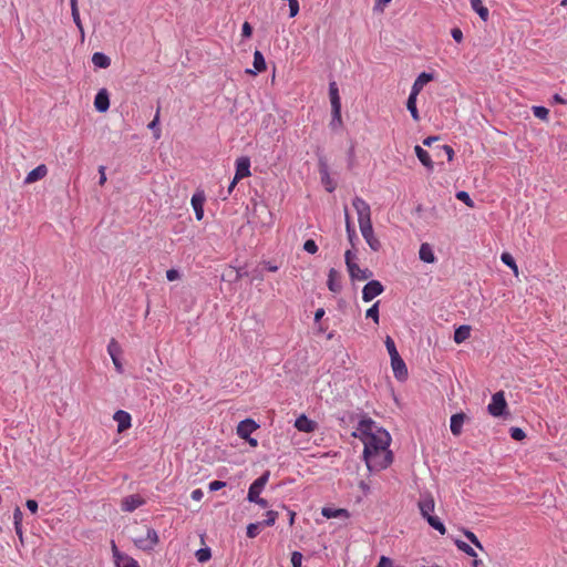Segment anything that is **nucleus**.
<instances>
[{"label": "nucleus", "instance_id": "1", "mask_svg": "<svg viewBox=\"0 0 567 567\" xmlns=\"http://www.w3.org/2000/svg\"><path fill=\"white\" fill-rule=\"evenodd\" d=\"M390 444L391 435L385 429L378 430L374 436L363 442V460L369 472H381L392 464Z\"/></svg>", "mask_w": 567, "mask_h": 567}, {"label": "nucleus", "instance_id": "2", "mask_svg": "<svg viewBox=\"0 0 567 567\" xmlns=\"http://www.w3.org/2000/svg\"><path fill=\"white\" fill-rule=\"evenodd\" d=\"M352 206L358 215V223L362 237L373 251H378L381 248V243L374 236L370 205L363 198L355 196L352 199Z\"/></svg>", "mask_w": 567, "mask_h": 567}, {"label": "nucleus", "instance_id": "3", "mask_svg": "<svg viewBox=\"0 0 567 567\" xmlns=\"http://www.w3.org/2000/svg\"><path fill=\"white\" fill-rule=\"evenodd\" d=\"M381 427L377 425V423L369 416H363L357 426V430L352 433V436L360 439L363 443L370 439V436H374L377 431Z\"/></svg>", "mask_w": 567, "mask_h": 567}, {"label": "nucleus", "instance_id": "4", "mask_svg": "<svg viewBox=\"0 0 567 567\" xmlns=\"http://www.w3.org/2000/svg\"><path fill=\"white\" fill-rule=\"evenodd\" d=\"M158 542H159L158 534L152 527L147 528L145 536L136 537L133 539L134 545L138 549H141L143 551H147V553L152 551L155 548V546L158 544Z\"/></svg>", "mask_w": 567, "mask_h": 567}, {"label": "nucleus", "instance_id": "5", "mask_svg": "<svg viewBox=\"0 0 567 567\" xmlns=\"http://www.w3.org/2000/svg\"><path fill=\"white\" fill-rule=\"evenodd\" d=\"M507 403L503 391L496 392L492 395V400L487 405V411L492 416H502L506 413Z\"/></svg>", "mask_w": 567, "mask_h": 567}, {"label": "nucleus", "instance_id": "6", "mask_svg": "<svg viewBox=\"0 0 567 567\" xmlns=\"http://www.w3.org/2000/svg\"><path fill=\"white\" fill-rule=\"evenodd\" d=\"M384 291V286L379 280H369L362 289V300L370 302Z\"/></svg>", "mask_w": 567, "mask_h": 567}, {"label": "nucleus", "instance_id": "7", "mask_svg": "<svg viewBox=\"0 0 567 567\" xmlns=\"http://www.w3.org/2000/svg\"><path fill=\"white\" fill-rule=\"evenodd\" d=\"M112 553L115 567H140L137 560L120 551L114 542H112Z\"/></svg>", "mask_w": 567, "mask_h": 567}, {"label": "nucleus", "instance_id": "8", "mask_svg": "<svg viewBox=\"0 0 567 567\" xmlns=\"http://www.w3.org/2000/svg\"><path fill=\"white\" fill-rule=\"evenodd\" d=\"M417 507L423 518L432 515L435 508V501L433 495L430 492L421 493Z\"/></svg>", "mask_w": 567, "mask_h": 567}, {"label": "nucleus", "instance_id": "9", "mask_svg": "<svg viewBox=\"0 0 567 567\" xmlns=\"http://www.w3.org/2000/svg\"><path fill=\"white\" fill-rule=\"evenodd\" d=\"M145 503H146L145 499L141 495L132 494V495L125 496L122 499L121 509L126 513H132L135 509H137L138 507L143 506Z\"/></svg>", "mask_w": 567, "mask_h": 567}, {"label": "nucleus", "instance_id": "10", "mask_svg": "<svg viewBox=\"0 0 567 567\" xmlns=\"http://www.w3.org/2000/svg\"><path fill=\"white\" fill-rule=\"evenodd\" d=\"M257 429H259V424L255 420L248 417L238 423L237 435L243 440L248 439V436H251V433Z\"/></svg>", "mask_w": 567, "mask_h": 567}, {"label": "nucleus", "instance_id": "11", "mask_svg": "<svg viewBox=\"0 0 567 567\" xmlns=\"http://www.w3.org/2000/svg\"><path fill=\"white\" fill-rule=\"evenodd\" d=\"M107 353H109V355L112 359V362H113V364L115 367V370L118 373H123L124 369H123L122 361L120 359L121 347L118 346V343L116 342L115 339H111V341L109 342V344H107Z\"/></svg>", "mask_w": 567, "mask_h": 567}, {"label": "nucleus", "instance_id": "12", "mask_svg": "<svg viewBox=\"0 0 567 567\" xmlns=\"http://www.w3.org/2000/svg\"><path fill=\"white\" fill-rule=\"evenodd\" d=\"M251 175L250 172V159L247 156H241L236 159V172H235V182H239L240 179L248 177Z\"/></svg>", "mask_w": 567, "mask_h": 567}, {"label": "nucleus", "instance_id": "13", "mask_svg": "<svg viewBox=\"0 0 567 567\" xmlns=\"http://www.w3.org/2000/svg\"><path fill=\"white\" fill-rule=\"evenodd\" d=\"M205 194L203 190H198L193 194L190 204L195 213V217L198 221L204 218V204H205Z\"/></svg>", "mask_w": 567, "mask_h": 567}, {"label": "nucleus", "instance_id": "14", "mask_svg": "<svg viewBox=\"0 0 567 567\" xmlns=\"http://www.w3.org/2000/svg\"><path fill=\"white\" fill-rule=\"evenodd\" d=\"M391 367H392L394 377L399 381H404L408 379V374H409L408 368H406L404 360L400 355L393 357L391 359Z\"/></svg>", "mask_w": 567, "mask_h": 567}, {"label": "nucleus", "instance_id": "15", "mask_svg": "<svg viewBox=\"0 0 567 567\" xmlns=\"http://www.w3.org/2000/svg\"><path fill=\"white\" fill-rule=\"evenodd\" d=\"M318 424L316 421L309 419L306 414H301L295 421V427L299 432L312 433L316 431Z\"/></svg>", "mask_w": 567, "mask_h": 567}, {"label": "nucleus", "instance_id": "16", "mask_svg": "<svg viewBox=\"0 0 567 567\" xmlns=\"http://www.w3.org/2000/svg\"><path fill=\"white\" fill-rule=\"evenodd\" d=\"M94 107L97 112L104 113L110 109V96L106 89H101L94 97Z\"/></svg>", "mask_w": 567, "mask_h": 567}, {"label": "nucleus", "instance_id": "17", "mask_svg": "<svg viewBox=\"0 0 567 567\" xmlns=\"http://www.w3.org/2000/svg\"><path fill=\"white\" fill-rule=\"evenodd\" d=\"M113 419L117 423L118 432H124L132 426L131 414L124 410H117L114 413Z\"/></svg>", "mask_w": 567, "mask_h": 567}, {"label": "nucleus", "instance_id": "18", "mask_svg": "<svg viewBox=\"0 0 567 567\" xmlns=\"http://www.w3.org/2000/svg\"><path fill=\"white\" fill-rule=\"evenodd\" d=\"M327 286L328 289L333 293H338L342 289L340 274L334 268L329 269Z\"/></svg>", "mask_w": 567, "mask_h": 567}, {"label": "nucleus", "instance_id": "19", "mask_svg": "<svg viewBox=\"0 0 567 567\" xmlns=\"http://www.w3.org/2000/svg\"><path fill=\"white\" fill-rule=\"evenodd\" d=\"M347 269L352 280H367L372 277V271L370 269H361L358 264L349 265Z\"/></svg>", "mask_w": 567, "mask_h": 567}, {"label": "nucleus", "instance_id": "20", "mask_svg": "<svg viewBox=\"0 0 567 567\" xmlns=\"http://www.w3.org/2000/svg\"><path fill=\"white\" fill-rule=\"evenodd\" d=\"M434 79L433 73L422 72L417 75L414 83L412 84L411 92H414L419 95V93L422 91L424 85H426L429 82H431Z\"/></svg>", "mask_w": 567, "mask_h": 567}, {"label": "nucleus", "instance_id": "21", "mask_svg": "<svg viewBox=\"0 0 567 567\" xmlns=\"http://www.w3.org/2000/svg\"><path fill=\"white\" fill-rule=\"evenodd\" d=\"M70 4H71V16H72L73 22H74V24L76 25V28H78V30L80 32L81 42H84L85 33H84V28H83V24H82V21H81V18H80V12H79V8H78V1L76 0H70Z\"/></svg>", "mask_w": 567, "mask_h": 567}, {"label": "nucleus", "instance_id": "22", "mask_svg": "<svg viewBox=\"0 0 567 567\" xmlns=\"http://www.w3.org/2000/svg\"><path fill=\"white\" fill-rule=\"evenodd\" d=\"M414 152H415V155L417 157V159L422 163V165L427 169V171H433L434 168V164L431 159V156L430 154L427 153V151H425L423 147H421L420 145H415L414 146Z\"/></svg>", "mask_w": 567, "mask_h": 567}, {"label": "nucleus", "instance_id": "23", "mask_svg": "<svg viewBox=\"0 0 567 567\" xmlns=\"http://www.w3.org/2000/svg\"><path fill=\"white\" fill-rule=\"evenodd\" d=\"M419 257L422 261H424L426 264H433L436 261V257L433 251V248L427 243L421 244L420 250H419Z\"/></svg>", "mask_w": 567, "mask_h": 567}, {"label": "nucleus", "instance_id": "24", "mask_svg": "<svg viewBox=\"0 0 567 567\" xmlns=\"http://www.w3.org/2000/svg\"><path fill=\"white\" fill-rule=\"evenodd\" d=\"M48 174V168L44 164L38 165L35 168L30 171L24 179V183L30 184L39 179H42Z\"/></svg>", "mask_w": 567, "mask_h": 567}, {"label": "nucleus", "instance_id": "25", "mask_svg": "<svg viewBox=\"0 0 567 567\" xmlns=\"http://www.w3.org/2000/svg\"><path fill=\"white\" fill-rule=\"evenodd\" d=\"M321 515L326 518H349L350 513L346 508H332V507H323L321 509Z\"/></svg>", "mask_w": 567, "mask_h": 567}, {"label": "nucleus", "instance_id": "26", "mask_svg": "<svg viewBox=\"0 0 567 567\" xmlns=\"http://www.w3.org/2000/svg\"><path fill=\"white\" fill-rule=\"evenodd\" d=\"M252 64H254L255 70H249V69L247 70V72L251 73V74L260 73V72L265 71L267 68L265 56L259 50H256L254 52V63Z\"/></svg>", "mask_w": 567, "mask_h": 567}, {"label": "nucleus", "instance_id": "27", "mask_svg": "<svg viewBox=\"0 0 567 567\" xmlns=\"http://www.w3.org/2000/svg\"><path fill=\"white\" fill-rule=\"evenodd\" d=\"M471 326L468 324H462L457 327L453 336L454 342L460 344L466 341L471 337Z\"/></svg>", "mask_w": 567, "mask_h": 567}, {"label": "nucleus", "instance_id": "28", "mask_svg": "<svg viewBox=\"0 0 567 567\" xmlns=\"http://www.w3.org/2000/svg\"><path fill=\"white\" fill-rule=\"evenodd\" d=\"M465 415L463 413H456L451 416L450 430L452 434L460 435L462 432Z\"/></svg>", "mask_w": 567, "mask_h": 567}, {"label": "nucleus", "instance_id": "29", "mask_svg": "<svg viewBox=\"0 0 567 567\" xmlns=\"http://www.w3.org/2000/svg\"><path fill=\"white\" fill-rule=\"evenodd\" d=\"M329 97L331 103V109L341 107V99L339 95V89L334 81L329 83Z\"/></svg>", "mask_w": 567, "mask_h": 567}, {"label": "nucleus", "instance_id": "30", "mask_svg": "<svg viewBox=\"0 0 567 567\" xmlns=\"http://www.w3.org/2000/svg\"><path fill=\"white\" fill-rule=\"evenodd\" d=\"M92 63L95 68L106 69L111 65V59L103 52H95L92 55Z\"/></svg>", "mask_w": 567, "mask_h": 567}, {"label": "nucleus", "instance_id": "31", "mask_svg": "<svg viewBox=\"0 0 567 567\" xmlns=\"http://www.w3.org/2000/svg\"><path fill=\"white\" fill-rule=\"evenodd\" d=\"M416 99H417V94H415L414 92H410L408 101H406V109L409 110L412 118L415 122H419L420 121V114H419V111H417V107H416Z\"/></svg>", "mask_w": 567, "mask_h": 567}, {"label": "nucleus", "instance_id": "32", "mask_svg": "<svg viewBox=\"0 0 567 567\" xmlns=\"http://www.w3.org/2000/svg\"><path fill=\"white\" fill-rule=\"evenodd\" d=\"M470 2H471V8L473 9V11H475L484 22H486L489 17V11L483 4V1L482 0H471Z\"/></svg>", "mask_w": 567, "mask_h": 567}, {"label": "nucleus", "instance_id": "33", "mask_svg": "<svg viewBox=\"0 0 567 567\" xmlns=\"http://www.w3.org/2000/svg\"><path fill=\"white\" fill-rule=\"evenodd\" d=\"M427 524L435 530H437L441 535H444L446 533V527L444 523L435 515H430L424 518Z\"/></svg>", "mask_w": 567, "mask_h": 567}, {"label": "nucleus", "instance_id": "34", "mask_svg": "<svg viewBox=\"0 0 567 567\" xmlns=\"http://www.w3.org/2000/svg\"><path fill=\"white\" fill-rule=\"evenodd\" d=\"M147 127L153 132L155 140L161 137L162 131L159 127V107L157 109L153 121L148 123Z\"/></svg>", "mask_w": 567, "mask_h": 567}, {"label": "nucleus", "instance_id": "35", "mask_svg": "<svg viewBox=\"0 0 567 567\" xmlns=\"http://www.w3.org/2000/svg\"><path fill=\"white\" fill-rule=\"evenodd\" d=\"M346 231H347V236H348V239H349L351 246L354 247L355 241H358V236H357L354 226L350 221L348 215H347V218H346Z\"/></svg>", "mask_w": 567, "mask_h": 567}, {"label": "nucleus", "instance_id": "36", "mask_svg": "<svg viewBox=\"0 0 567 567\" xmlns=\"http://www.w3.org/2000/svg\"><path fill=\"white\" fill-rule=\"evenodd\" d=\"M501 260L504 265H506L508 268H511L515 275H517L518 268H517L516 261L509 252H503L501 255Z\"/></svg>", "mask_w": 567, "mask_h": 567}, {"label": "nucleus", "instance_id": "37", "mask_svg": "<svg viewBox=\"0 0 567 567\" xmlns=\"http://www.w3.org/2000/svg\"><path fill=\"white\" fill-rule=\"evenodd\" d=\"M454 544L455 546L457 547V549H460L461 551L465 553L466 555L471 556V557H476L477 554L476 551L474 550L473 547H471L467 543H465L464 540H461V539H455L454 540Z\"/></svg>", "mask_w": 567, "mask_h": 567}, {"label": "nucleus", "instance_id": "38", "mask_svg": "<svg viewBox=\"0 0 567 567\" xmlns=\"http://www.w3.org/2000/svg\"><path fill=\"white\" fill-rule=\"evenodd\" d=\"M533 114L535 117L547 121L549 115V110L543 105H534L532 107Z\"/></svg>", "mask_w": 567, "mask_h": 567}, {"label": "nucleus", "instance_id": "39", "mask_svg": "<svg viewBox=\"0 0 567 567\" xmlns=\"http://www.w3.org/2000/svg\"><path fill=\"white\" fill-rule=\"evenodd\" d=\"M195 557L199 563H206L212 558V549L209 547L199 548L196 550Z\"/></svg>", "mask_w": 567, "mask_h": 567}, {"label": "nucleus", "instance_id": "40", "mask_svg": "<svg viewBox=\"0 0 567 567\" xmlns=\"http://www.w3.org/2000/svg\"><path fill=\"white\" fill-rule=\"evenodd\" d=\"M341 125H342L341 107H338V110L337 109H331L330 126L332 128H334V127H339Z\"/></svg>", "mask_w": 567, "mask_h": 567}, {"label": "nucleus", "instance_id": "41", "mask_svg": "<svg viewBox=\"0 0 567 567\" xmlns=\"http://www.w3.org/2000/svg\"><path fill=\"white\" fill-rule=\"evenodd\" d=\"M262 491L264 488H261L260 486L252 482L248 488L247 501H256V498L260 496Z\"/></svg>", "mask_w": 567, "mask_h": 567}, {"label": "nucleus", "instance_id": "42", "mask_svg": "<svg viewBox=\"0 0 567 567\" xmlns=\"http://www.w3.org/2000/svg\"><path fill=\"white\" fill-rule=\"evenodd\" d=\"M261 526H262V523H260V522L250 523L246 529L247 537H249V538L257 537L260 533Z\"/></svg>", "mask_w": 567, "mask_h": 567}, {"label": "nucleus", "instance_id": "43", "mask_svg": "<svg viewBox=\"0 0 567 567\" xmlns=\"http://www.w3.org/2000/svg\"><path fill=\"white\" fill-rule=\"evenodd\" d=\"M379 303L380 301H377L365 311V317L372 319L377 324H379Z\"/></svg>", "mask_w": 567, "mask_h": 567}, {"label": "nucleus", "instance_id": "44", "mask_svg": "<svg viewBox=\"0 0 567 567\" xmlns=\"http://www.w3.org/2000/svg\"><path fill=\"white\" fill-rule=\"evenodd\" d=\"M455 197L463 202L467 207L473 208L475 206L473 199L471 198L470 194L465 190H458L455 195Z\"/></svg>", "mask_w": 567, "mask_h": 567}, {"label": "nucleus", "instance_id": "45", "mask_svg": "<svg viewBox=\"0 0 567 567\" xmlns=\"http://www.w3.org/2000/svg\"><path fill=\"white\" fill-rule=\"evenodd\" d=\"M321 179L326 186L327 192L332 193L336 189V185L330 181L327 168L321 171Z\"/></svg>", "mask_w": 567, "mask_h": 567}, {"label": "nucleus", "instance_id": "46", "mask_svg": "<svg viewBox=\"0 0 567 567\" xmlns=\"http://www.w3.org/2000/svg\"><path fill=\"white\" fill-rule=\"evenodd\" d=\"M464 536L476 547L478 548L480 550H484V547L482 545V543L480 542V539L477 538V536L468 530V529H464Z\"/></svg>", "mask_w": 567, "mask_h": 567}, {"label": "nucleus", "instance_id": "47", "mask_svg": "<svg viewBox=\"0 0 567 567\" xmlns=\"http://www.w3.org/2000/svg\"><path fill=\"white\" fill-rule=\"evenodd\" d=\"M385 348H386V350L389 352L390 359H392L393 357H399L400 355L398 350H396V346H395L393 339L390 336H388L386 339H385Z\"/></svg>", "mask_w": 567, "mask_h": 567}, {"label": "nucleus", "instance_id": "48", "mask_svg": "<svg viewBox=\"0 0 567 567\" xmlns=\"http://www.w3.org/2000/svg\"><path fill=\"white\" fill-rule=\"evenodd\" d=\"M511 437L515 441H522L526 437V433L523 429L513 426L509 429Z\"/></svg>", "mask_w": 567, "mask_h": 567}, {"label": "nucleus", "instance_id": "49", "mask_svg": "<svg viewBox=\"0 0 567 567\" xmlns=\"http://www.w3.org/2000/svg\"><path fill=\"white\" fill-rule=\"evenodd\" d=\"M278 517V513L275 511H268L266 513V519L262 523V526H274L276 523V519Z\"/></svg>", "mask_w": 567, "mask_h": 567}, {"label": "nucleus", "instance_id": "50", "mask_svg": "<svg viewBox=\"0 0 567 567\" xmlns=\"http://www.w3.org/2000/svg\"><path fill=\"white\" fill-rule=\"evenodd\" d=\"M303 249L308 254L313 255L318 251V245L316 244V241L313 239H307L303 244Z\"/></svg>", "mask_w": 567, "mask_h": 567}, {"label": "nucleus", "instance_id": "51", "mask_svg": "<svg viewBox=\"0 0 567 567\" xmlns=\"http://www.w3.org/2000/svg\"><path fill=\"white\" fill-rule=\"evenodd\" d=\"M288 4H289V17L295 18L299 13V10H300L299 2H298V0H289Z\"/></svg>", "mask_w": 567, "mask_h": 567}, {"label": "nucleus", "instance_id": "52", "mask_svg": "<svg viewBox=\"0 0 567 567\" xmlns=\"http://www.w3.org/2000/svg\"><path fill=\"white\" fill-rule=\"evenodd\" d=\"M437 150L442 151L445 153L446 157H447V161L449 162H452L453 158H454V155H455V152L454 150L452 148V146L447 145V144H444V145H441V146H437Z\"/></svg>", "mask_w": 567, "mask_h": 567}, {"label": "nucleus", "instance_id": "53", "mask_svg": "<svg viewBox=\"0 0 567 567\" xmlns=\"http://www.w3.org/2000/svg\"><path fill=\"white\" fill-rule=\"evenodd\" d=\"M290 561H291V567H301L302 554L297 550L292 551Z\"/></svg>", "mask_w": 567, "mask_h": 567}, {"label": "nucleus", "instance_id": "54", "mask_svg": "<svg viewBox=\"0 0 567 567\" xmlns=\"http://www.w3.org/2000/svg\"><path fill=\"white\" fill-rule=\"evenodd\" d=\"M226 484L227 483L224 481H212L208 484V489H209V492H217V491L221 489L223 487H225Z\"/></svg>", "mask_w": 567, "mask_h": 567}, {"label": "nucleus", "instance_id": "55", "mask_svg": "<svg viewBox=\"0 0 567 567\" xmlns=\"http://www.w3.org/2000/svg\"><path fill=\"white\" fill-rule=\"evenodd\" d=\"M392 0H375V3L373 6L374 12H383L384 8L391 2Z\"/></svg>", "mask_w": 567, "mask_h": 567}, {"label": "nucleus", "instance_id": "56", "mask_svg": "<svg viewBox=\"0 0 567 567\" xmlns=\"http://www.w3.org/2000/svg\"><path fill=\"white\" fill-rule=\"evenodd\" d=\"M270 473L267 471L262 475H260L257 480L254 481L255 484L260 486L261 488H265V485L267 484L269 480Z\"/></svg>", "mask_w": 567, "mask_h": 567}, {"label": "nucleus", "instance_id": "57", "mask_svg": "<svg viewBox=\"0 0 567 567\" xmlns=\"http://www.w3.org/2000/svg\"><path fill=\"white\" fill-rule=\"evenodd\" d=\"M23 513L20 507H16L13 511V525L22 524Z\"/></svg>", "mask_w": 567, "mask_h": 567}, {"label": "nucleus", "instance_id": "58", "mask_svg": "<svg viewBox=\"0 0 567 567\" xmlns=\"http://www.w3.org/2000/svg\"><path fill=\"white\" fill-rule=\"evenodd\" d=\"M451 35L453 40L457 43H461L463 41V32L460 28H453L451 30Z\"/></svg>", "mask_w": 567, "mask_h": 567}, {"label": "nucleus", "instance_id": "59", "mask_svg": "<svg viewBox=\"0 0 567 567\" xmlns=\"http://www.w3.org/2000/svg\"><path fill=\"white\" fill-rule=\"evenodd\" d=\"M357 258V255L355 252H353L352 250H347L346 254H344V260H346V266L347 268L349 267V265H353L355 264L354 262V259Z\"/></svg>", "mask_w": 567, "mask_h": 567}, {"label": "nucleus", "instance_id": "60", "mask_svg": "<svg viewBox=\"0 0 567 567\" xmlns=\"http://www.w3.org/2000/svg\"><path fill=\"white\" fill-rule=\"evenodd\" d=\"M375 567H393V560L386 556H381Z\"/></svg>", "mask_w": 567, "mask_h": 567}, {"label": "nucleus", "instance_id": "61", "mask_svg": "<svg viewBox=\"0 0 567 567\" xmlns=\"http://www.w3.org/2000/svg\"><path fill=\"white\" fill-rule=\"evenodd\" d=\"M179 277H181V275L177 269H168L166 271V278L168 281H175V280L179 279Z\"/></svg>", "mask_w": 567, "mask_h": 567}, {"label": "nucleus", "instance_id": "62", "mask_svg": "<svg viewBox=\"0 0 567 567\" xmlns=\"http://www.w3.org/2000/svg\"><path fill=\"white\" fill-rule=\"evenodd\" d=\"M25 506L32 514H35L39 508L38 502L35 499H28L25 502Z\"/></svg>", "mask_w": 567, "mask_h": 567}, {"label": "nucleus", "instance_id": "63", "mask_svg": "<svg viewBox=\"0 0 567 567\" xmlns=\"http://www.w3.org/2000/svg\"><path fill=\"white\" fill-rule=\"evenodd\" d=\"M252 33V28L251 25L249 24V22H244L243 27H241V35L244 38H249Z\"/></svg>", "mask_w": 567, "mask_h": 567}, {"label": "nucleus", "instance_id": "64", "mask_svg": "<svg viewBox=\"0 0 567 567\" xmlns=\"http://www.w3.org/2000/svg\"><path fill=\"white\" fill-rule=\"evenodd\" d=\"M190 497L192 499L199 502L204 497V492L200 488H196L192 491Z\"/></svg>", "mask_w": 567, "mask_h": 567}]
</instances>
